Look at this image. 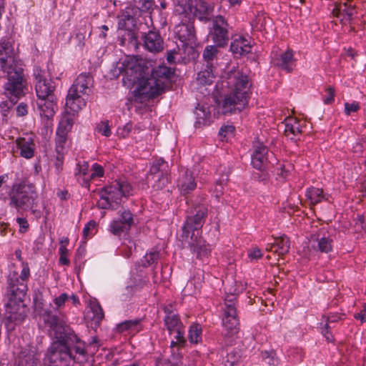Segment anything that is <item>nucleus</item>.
<instances>
[{"instance_id": "nucleus-1", "label": "nucleus", "mask_w": 366, "mask_h": 366, "mask_svg": "<svg viewBox=\"0 0 366 366\" xmlns=\"http://www.w3.org/2000/svg\"><path fill=\"white\" fill-rule=\"evenodd\" d=\"M40 315L46 325L54 331L57 339L48 348L45 360L50 366H62L69 360L76 362V355L85 356V344L71 330H65L63 320L50 310H45Z\"/></svg>"}, {"instance_id": "nucleus-2", "label": "nucleus", "mask_w": 366, "mask_h": 366, "mask_svg": "<svg viewBox=\"0 0 366 366\" xmlns=\"http://www.w3.org/2000/svg\"><path fill=\"white\" fill-rule=\"evenodd\" d=\"M247 76L239 71L230 72L221 81L222 89H228V93L222 102V113L240 112L246 108L249 102Z\"/></svg>"}, {"instance_id": "nucleus-3", "label": "nucleus", "mask_w": 366, "mask_h": 366, "mask_svg": "<svg viewBox=\"0 0 366 366\" xmlns=\"http://www.w3.org/2000/svg\"><path fill=\"white\" fill-rule=\"evenodd\" d=\"M9 206L18 212L31 210L37 205L38 194L36 187L32 184H18L14 186L9 193Z\"/></svg>"}, {"instance_id": "nucleus-4", "label": "nucleus", "mask_w": 366, "mask_h": 366, "mask_svg": "<svg viewBox=\"0 0 366 366\" xmlns=\"http://www.w3.org/2000/svg\"><path fill=\"white\" fill-rule=\"evenodd\" d=\"M3 71L6 74V81L3 85V94L15 104L24 96L27 89V81L24 76V70L16 65Z\"/></svg>"}, {"instance_id": "nucleus-5", "label": "nucleus", "mask_w": 366, "mask_h": 366, "mask_svg": "<svg viewBox=\"0 0 366 366\" xmlns=\"http://www.w3.org/2000/svg\"><path fill=\"white\" fill-rule=\"evenodd\" d=\"M213 10L214 7L204 0H179L175 8L176 14L187 21H194V17L201 21H209Z\"/></svg>"}, {"instance_id": "nucleus-6", "label": "nucleus", "mask_w": 366, "mask_h": 366, "mask_svg": "<svg viewBox=\"0 0 366 366\" xmlns=\"http://www.w3.org/2000/svg\"><path fill=\"white\" fill-rule=\"evenodd\" d=\"M132 194L133 187L129 183L114 182L102 189L98 205L102 209H109L114 207V204H120L123 197H127Z\"/></svg>"}, {"instance_id": "nucleus-7", "label": "nucleus", "mask_w": 366, "mask_h": 366, "mask_svg": "<svg viewBox=\"0 0 366 366\" xmlns=\"http://www.w3.org/2000/svg\"><path fill=\"white\" fill-rule=\"evenodd\" d=\"M164 92L162 84H158L154 78L142 79L138 83L137 86L133 91L134 101L139 103H144L154 99Z\"/></svg>"}, {"instance_id": "nucleus-8", "label": "nucleus", "mask_w": 366, "mask_h": 366, "mask_svg": "<svg viewBox=\"0 0 366 366\" xmlns=\"http://www.w3.org/2000/svg\"><path fill=\"white\" fill-rule=\"evenodd\" d=\"M28 309L24 302L7 301L4 313V325L7 330H14L26 319Z\"/></svg>"}, {"instance_id": "nucleus-9", "label": "nucleus", "mask_w": 366, "mask_h": 366, "mask_svg": "<svg viewBox=\"0 0 366 366\" xmlns=\"http://www.w3.org/2000/svg\"><path fill=\"white\" fill-rule=\"evenodd\" d=\"M194 213L187 217L183 227L182 238L188 239L190 232L199 231L204 224L207 216V208L204 205H198L194 208Z\"/></svg>"}, {"instance_id": "nucleus-10", "label": "nucleus", "mask_w": 366, "mask_h": 366, "mask_svg": "<svg viewBox=\"0 0 366 366\" xmlns=\"http://www.w3.org/2000/svg\"><path fill=\"white\" fill-rule=\"evenodd\" d=\"M6 297L8 301L24 302L28 290L27 284L21 282L16 272H10L7 280Z\"/></svg>"}, {"instance_id": "nucleus-11", "label": "nucleus", "mask_w": 366, "mask_h": 366, "mask_svg": "<svg viewBox=\"0 0 366 366\" xmlns=\"http://www.w3.org/2000/svg\"><path fill=\"white\" fill-rule=\"evenodd\" d=\"M34 76L36 80L35 90L38 99L55 96L54 82L51 79H46L44 72L39 67L34 69Z\"/></svg>"}, {"instance_id": "nucleus-12", "label": "nucleus", "mask_w": 366, "mask_h": 366, "mask_svg": "<svg viewBox=\"0 0 366 366\" xmlns=\"http://www.w3.org/2000/svg\"><path fill=\"white\" fill-rule=\"evenodd\" d=\"M228 24L222 15L215 16L213 19V30L211 33L212 41L218 47H224L229 41Z\"/></svg>"}, {"instance_id": "nucleus-13", "label": "nucleus", "mask_w": 366, "mask_h": 366, "mask_svg": "<svg viewBox=\"0 0 366 366\" xmlns=\"http://www.w3.org/2000/svg\"><path fill=\"white\" fill-rule=\"evenodd\" d=\"M150 175L155 182L153 187L157 189L164 188L169 182V165L162 158L157 159L150 168Z\"/></svg>"}, {"instance_id": "nucleus-14", "label": "nucleus", "mask_w": 366, "mask_h": 366, "mask_svg": "<svg viewBox=\"0 0 366 366\" xmlns=\"http://www.w3.org/2000/svg\"><path fill=\"white\" fill-rule=\"evenodd\" d=\"M180 20L174 28V33L177 37L183 43L184 45H192L196 41L195 29L194 26V21L184 20L181 15H177Z\"/></svg>"}, {"instance_id": "nucleus-15", "label": "nucleus", "mask_w": 366, "mask_h": 366, "mask_svg": "<svg viewBox=\"0 0 366 366\" xmlns=\"http://www.w3.org/2000/svg\"><path fill=\"white\" fill-rule=\"evenodd\" d=\"M17 65L14 50L11 48L9 41L1 39L0 41V66L2 71L8 70Z\"/></svg>"}, {"instance_id": "nucleus-16", "label": "nucleus", "mask_w": 366, "mask_h": 366, "mask_svg": "<svg viewBox=\"0 0 366 366\" xmlns=\"http://www.w3.org/2000/svg\"><path fill=\"white\" fill-rule=\"evenodd\" d=\"M223 334L227 337H232L237 335L239 330V320L237 312L230 310L224 312L222 318Z\"/></svg>"}, {"instance_id": "nucleus-17", "label": "nucleus", "mask_w": 366, "mask_h": 366, "mask_svg": "<svg viewBox=\"0 0 366 366\" xmlns=\"http://www.w3.org/2000/svg\"><path fill=\"white\" fill-rule=\"evenodd\" d=\"M267 163H272L268 154V149L261 142L254 145V152L252 156V164L259 170L262 169Z\"/></svg>"}, {"instance_id": "nucleus-18", "label": "nucleus", "mask_w": 366, "mask_h": 366, "mask_svg": "<svg viewBox=\"0 0 366 366\" xmlns=\"http://www.w3.org/2000/svg\"><path fill=\"white\" fill-rule=\"evenodd\" d=\"M306 122L303 119H298L296 117H287L285 119V134L292 140H296V137L304 132L303 129Z\"/></svg>"}, {"instance_id": "nucleus-19", "label": "nucleus", "mask_w": 366, "mask_h": 366, "mask_svg": "<svg viewBox=\"0 0 366 366\" xmlns=\"http://www.w3.org/2000/svg\"><path fill=\"white\" fill-rule=\"evenodd\" d=\"M57 99L56 96L39 99L37 107L40 115L46 119H51L57 110Z\"/></svg>"}, {"instance_id": "nucleus-20", "label": "nucleus", "mask_w": 366, "mask_h": 366, "mask_svg": "<svg viewBox=\"0 0 366 366\" xmlns=\"http://www.w3.org/2000/svg\"><path fill=\"white\" fill-rule=\"evenodd\" d=\"M323 230H319L311 236L312 247L320 252L328 253L332 249V239L323 234Z\"/></svg>"}, {"instance_id": "nucleus-21", "label": "nucleus", "mask_w": 366, "mask_h": 366, "mask_svg": "<svg viewBox=\"0 0 366 366\" xmlns=\"http://www.w3.org/2000/svg\"><path fill=\"white\" fill-rule=\"evenodd\" d=\"M144 46L152 53H159L164 49V41L157 31H150L144 36Z\"/></svg>"}, {"instance_id": "nucleus-22", "label": "nucleus", "mask_w": 366, "mask_h": 366, "mask_svg": "<svg viewBox=\"0 0 366 366\" xmlns=\"http://www.w3.org/2000/svg\"><path fill=\"white\" fill-rule=\"evenodd\" d=\"M92 78L89 74H81L69 89V92H70V95H76V93L87 94L90 91L89 86L92 85Z\"/></svg>"}, {"instance_id": "nucleus-23", "label": "nucleus", "mask_w": 366, "mask_h": 366, "mask_svg": "<svg viewBox=\"0 0 366 366\" xmlns=\"http://www.w3.org/2000/svg\"><path fill=\"white\" fill-rule=\"evenodd\" d=\"M190 239L191 242H189V245L191 250L197 254V258L202 259L207 257L211 252V246L206 244V242L202 238L195 237V234L192 233Z\"/></svg>"}, {"instance_id": "nucleus-24", "label": "nucleus", "mask_w": 366, "mask_h": 366, "mask_svg": "<svg viewBox=\"0 0 366 366\" xmlns=\"http://www.w3.org/2000/svg\"><path fill=\"white\" fill-rule=\"evenodd\" d=\"M39 355L34 347L23 349L18 358L17 366H37Z\"/></svg>"}, {"instance_id": "nucleus-25", "label": "nucleus", "mask_w": 366, "mask_h": 366, "mask_svg": "<svg viewBox=\"0 0 366 366\" xmlns=\"http://www.w3.org/2000/svg\"><path fill=\"white\" fill-rule=\"evenodd\" d=\"M334 16L340 19L341 22H350L357 14V11L354 5L350 3L345 2L336 6L332 11Z\"/></svg>"}, {"instance_id": "nucleus-26", "label": "nucleus", "mask_w": 366, "mask_h": 366, "mask_svg": "<svg viewBox=\"0 0 366 366\" xmlns=\"http://www.w3.org/2000/svg\"><path fill=\"white\" fill-rule=\"evenodd\" d=\"M118 29L120 30L134 29L136 18L134 9L127 7L118 16Z\"/></svg>"}, {"instance_id": "nucleus-27", "label": "nucleus", "mask_w": 366, "mask_h": 366, "mask_svg": "<svg viewBox=\"0 0 366 366\" xmlns=\"http://www.w3.org/2000/svg\"><path fill=\"white\" fill-rule=\"evenodd\" d=\"M230 50L235 55H245L251 51L250 42L242 36L235 35L232 37Z\"/></svg>"}, {"instance_id": "nucleus-28", "label": "nucleus", "mask_w": 366, "mask_h": 366, "mask_svg": "<svg viewBox=\"0 0 366 366\" xmlns=\"http://www.w3.org/2000/svg\"><path fill=\"white\" fill-rule=\"evenodd\" d=\"M141 322L139 319L125 320L117 325L116 332L134 335L142 330Z\"/></svg>"}, {"instance_id": "nucleus-29", "label": "nucleus", "mask_w": 366, "mask_h": 366, "mask_svg": "<svg viewBox=\"0 0 366 366\" xmlns=\"http://www.w3.org/2000/svg\"><path fill=\"white\" fill-rule=\"evenodd\" d=\"M172 75L173 71L171 68L166 66H159L153 69L150 77L157 80L158 84L162 83V89L164 91L167 84Z\"/></svg>"}, {"instance_id": "nucleus-30", "label": "nucleus", "mask_w": 366, "mask_h": 366, "mask_svg": "<svg viewBox=\"0 0 366 366\" xmlns=\"http://www.w3.org/2000/svg\"><path fill=\"white\" fill-rule=\"evenodd\" d=\"M272 61L274 65L282 70L290 72L294 64L293 52L292 50L288 49L280 54L279 56L273 57Z\"/></svg>"}, {"instance_id": "nucleus-31", "label": "nucleus", "mask_w": 366, "mask_h": 366, "mask_svg": "<svg viewBox=\"0 0 366 366\" xmlns=\"http://www.w3.org/2000/svg\"><path fill=\"white\" fill-rule=\"evenodd\" d=\"M124 73L129 81L135 82L141 76V69L139 64L133 58L127 59L123 64Z\"/></svg>"}, {"instance_id": "nucleus-32", "label": "nucleus", "mask_w": 366, "mask_h": 366, "mask_svg": "<svg viewBox=\"0 0 366 366\" xmlns=\"http://www.w3.org/2000/svg\"><path fill=\"white\" fill-rule=\"evenodd\" d=\"M290 240L289 238L285 235L275 238L274 242L271 244L269 247H267L268 251L274 252L279 256H283L287 254L290 251Z\"/></svg>"}, {"instance_id": "nucleus-33", "label": "nucleus", "mask_w": 366, "mask_h": 366, "mask_svg": "<svg viewBox=\"0 0 366 366\" xmlns=\"http://www.w3.org/2000/svg\"><path fill=\"white\" fill-rule=\"evenodd\" d=\"M17 147L20 149V155L26 159L34 157V149L31 139L18 138L16 140Z\"/></svg>"}, {"instance_id": "nucleus-34", "label": "nucleus", "mask_w": 366, "mask_h": 366, "mask_svg": "<svg viewBox=\"0 0 366 366\" xmlns=\"http://www.w3.org/2000/svg\"><path fill=\"white\" fill-rule=\"evenodd\" d=\"M81 94L76 93V95H70V92H68L66 106L73 113L78 112L86 106V102L81 97Z\"/></svg>"}, {"instance_id": "nucleus-35", "label": "nucleus", "mask_w": 366, "mask_h": 366, "mask_svg": "<svg viewBox=\"0 0 366 366\" xmlns=\"http://www.w3.org/2000/svg\"><path fill=\"white\" fill-rule=\"evenodd\" d=\"M305 196L312 205H315L324 200H328L327 195L324 194L322 189L311 187L306 191Z\"/></svg>"}, {"instance_id": "nucleus-36", "label": "nucleus", "mask_w": 366, "mask_h": 366, "mask_svg": "<svg viewBox=\"0 0 366 366\" xmlns=\"http://www.w3.org/2000/svg\"><path fill=\"white\" fill-rule=\"evenodd\" d=\"M179 187L181 193L184 194L189 193L197 187L194 178L190 172L187 171L179 179Z\"/></svg>"}, {"instance_id": "nucleus-37", "label": "nucleus", "mask_w": 366, "mask_h": 366, "mask_svg": "<svg viewBox=\"0 0 366 366\" xmlns=\"http://www.w3.org/2000/svg\"><path fill=\"white\" fill-rule=\"evenodd\" d=\"M87 317L95 324H99L104 318V312L99 302L94 301L89 304V309L86 312Z\"/></svg>"}, {"instance_id": "nucleus-38", "label": "nucleus", "mask_w": 366, "mask_h": 366, "mask_svg": "<svg viewBox=\"0 0 366 366\" xmlns=\"http://www.w3.org/2000/svg\"><path fill=\"white\" fill-rule=\"evenodd\" d=\"M215 76L213 72L212 66L207 65V68L197 74V81L201 84H211Z\"/></svg>"}, {"instance_id": "nucleus-39", "label": "nucleus", "mask_w": 366, "mask_h": 366, "mask_svg": "<svg viewBox=\"0 0 366 366\" xmlns=\"http://www.w3.org/2000/svg\"><path fill=\"white\" fill-rule=\"evenodd\" d=\"M164 321L169 333H172L174 330H179L180 327H183V325L177 314L172 315L171 316H165Z\"/></svg>"}, {"instance_id": "nucleus-40", "label": "nucleus", "mask_w": 366, "mask_h": 366, "mask_svg": "<svg viewBox=\"0 0 366 366\" xmlns=\"http://www.w3.org/2000/svg\"><path fill=\"white\" fill-rule=\"evenodd\" d=\"M202 330L199 324H194L189 327L188 339L190 343L197 344L202 341Z\"/></svg>"}, {"instance_id": "nucleus-41", "label": "nucleus", "mask_w": 366, "mask_h": 366, "mask_svg": "<svg viewBox=\"0 0 366 366\" xmlns=\"http://www.w3.org/2000/svg\"><path fill=\"white\" fill-rule=\"evenodd\" d=\"M239 291H237L234 290V292H229L227 293L224 299V312H229L230 310L237 311L236 308V300L237 295L239 294Z\"/></svg>"}, {"instance_id": "nucleus-42", "label": "nucleus", "mask_w": 366, "mask_h": 366, "mask_svg": "<svg viewBox=\"0 0 366 366\" xmlns=\"http://www.w3.org/2000/svg\"><path fill=\"white\" fill-rule=\"evenodd\" d=\"M124 33L121 37V45L124 46L126 44L136 45L137 44V36L134 31V29L124 30Z\"/></svg>"}, {"instance_id": "nucleus-43", "label": "nucleus", "mask_w": 366, "mask_h": 366, "mask_svg": "<svg viewBox=\"0 0 366 366\" xmlns=\"http://www.w3.org/2000/svg\"><path fill=\"white\" fill-rule=\"evenodd\" d=\"M129 229L124 225L119 219L112 220L109 224V231L114 235H120L122 232L128 231Z\"/></svg>"}, {"instance_id": "nucleus-44", "label": "nucleus", "mask_w": 366, "mask_h": 366, "mask_svg": "<svg viewBox=\"0 0 366 366\" xmlns=\"http://www.w3.org/2000/svg\"><path fill=\"white\" fill-rule=\"evenodd\" d=\"M217 46H207L203 52V57L207 65H212V61L216 58L218 49Z\"/></svg>"}, {"instance_id": "nucleus-45", "label": "nucleus", "mask_w": 366, "mask_h": 366, "mask_svg": "<svg viewBox=\"0 0 366 366\" xmlns=\"http://www.w3.org/2000/svg\"><path fill=\"white\" fill-rule=\"evenodd\" d=\"M56 152L59 155H64L66 151V136L56 134Z\"/></svg>"}, {"instance_id": "nucleus-46", "label": "nucleus", "mask_w": 366, "mask_h": 366, "mask_svg": "<svg viewBox=\"0 0 366 366\" xmlns=\"http://www.w3.org/2000/svg\"><path fill=\"white\" fill-rule=\"evenodd\" d=\"M72 127V122L71 121L68 119H63L59 122V127L56 130L57 134H64L65 136L67 135L68 132L71 129Z\"/></svg>"}, {"instance_id": "nucleus-47", "label": "nucleus", "mask_w": 366, "mask_h": 366, "mask_svg": "<svg viewBox=\"0 0 366 366\" xmlns=\"http://www.w3.org/2000/svg\"><path fill=\"white\" fill-rule=\"evenodd\" d=\"M159 258L158 252H150L146 254L143 259H142V265L144 267H149L156 263Z\"/></svg>"}, {"instance_id": "nucleus-48", "label": "nucleus", "mask_w": 366, "mask_h": 366, "mask_svg": "<svg viewBox=\"0 0 366 366\" xmlns=\"http://www.w3.org/2000/svg\"><path fill=\"white\" fill-rule=\"evenodd\" d=\"M89 164L86 162H83L82 163L77 164V171L75 172V175L76 177H83L84 179H87L88 178H89Z\"/></svg>"}, {"instance_id": "nucleus-49", "label": "nucleus", "mask_w": 366, "mask_h": 366, "mask_svg": "<svg viewBox=\"0 0 366 366\" xmlns=\"http://www.w3.org/2000/svg\"><path fill=\"white\" fill-rule=\"evenodd\" d=\"M122 222L127 225V227L130 229L133 222V215L129 210H124L119 217L118 218Z\"/></svg>"}, {"instance_id": "nucleus-50", "label": "nucleus", "mask_w": 366, "mask_h": 366, "mask_svg": "<svg viewBox=\"0 0 366 366\" xmlns=\"http://www.w3.org/2000/svg\"><path fill=\"white\" fill-rule=\"evenodd\" d=\"M59 264L63 265L69 266L70 264V261L68 258L69 252L67 248H65L64 246L60 247L59 249Z\"/></svg>"}, {"instance_id": "nucleus-51", "label": "nucleus", "mask_w": 366, "mask_h": 366, "mask_svg": "<svg viewBox=\"0 0 366 366\" xmlns=\"http://www.w3.org/2000/svg\"><path fill=\"white\" fill-rule=\"evenodd\" d=\"M239 355L234 352H230L227 355L224 366H238Z\"/></svg>"}, {"instance_id": "nucleus-52", "label": "nucleus", "mask_w": 366, "mask_h": 366, "mask_svg": "<svg viewBox=\"0 0 366 366\" xmlns=\"http://www.w3.org/2000/svg\"><path fill=\"white\" fill-rule=\"evenodd\" d=\"M104 174L103 167L100 164L95 163L92 167V174H89V179H94L96 177H102L104 176Z\"/></svg>"}, {"instance_id": "nucleus-53", "label": "nucleus", "mask_w": 366, "mask_h": 366, "mask_svg": "<svg viewBox=\"0 0 366 366\" xmlns=\"http://www.w3.org/2000/svg\"><path fill=\"white\" fill-rule=\"evenodd\" d=\"M21 271L19 277L21 282L26 283L30 277V269L28 263L23 262L21 264Z\"/></svg>"}, {"instance_id": "nucleus-54", "label": "nucleus", "mask_w": 366, "mask_h": 366, "mask_svg": "<svg viewBox=\"0 0 366 366\" xmlns=\"http://www.w3.org/2000/svg\"><path fill=\"white\" fill-rule=\"evenodd\" d=\"M227 181V177L218 180L214 188V194L217 198L220 197L224 194V185Z\"/></svg>"}, {"instance_id": "nucleus-55", "label": "nucleus", "mask_w": 366, "mask_h": 366, "mask_svg": "<svg viewBox=\"0 0 366 366\" xmlns=\"http://www.w3.org/2000/svg\"><path fill=\"white\" fill-rule=\"evenodd\" d=\"M172 332L176 333V335L174 336L175 342L177 343L179 346L184 347L186 342L184 327H180L179 330H174Z\"/></svg>"}, {"instance_id": "nucleus-56", "label": "nucleus", "mask_w": 366, "mask_h": 366, "mask_svg": "<svg viewBox=\"0 0 366 366\" xmlns=\"http://www.w3.org/2000/svg\"><path fill=\"white\" fill-rule=\"evenodd\" d=\"M137 7L142 11H147L152 9L153 0H134Z\"/></svg>"}, {"instance_id": "nucleus-57", "label": "nucleus", "mask_w": 366, "mask_h": 366, "mask_svg": "<svg viewBox=\"0 0 366 366\" xmlns=\"http://www.w3.org/2000/svg\"><path fill=\"white\" fill-rule=\"evenodd\" d=\"M266 22V17L264 14H259L254 20H253L252 25L254 26L257 30H262L264 29V24Z\"/></svg>"}, {"instance_id": "nucleus-58", "label": "nucleus", "mask_w": 366, "mask_h": 366, "mask_svg": "<svg viewBox=\"0 0 366 366\" xmlns=\"http://www.w3.org/2000/svg\"><path fill=\"white\" fill-rule=\"evenodd\" d=\"M360 109V104L357 102L345 103V113L349 116L352 112H357Z\"/></svg>"}, {"instance_id": "nucleus-59", "label": "nucleus", "mask_w": 366, "mask_h": 366, "mask_svg": "<svg viewBox=\"0 0 366 366\" xmlns=\"http://www.w3.org/2000/svg\"><path fill=\"white\" fill-rule=\"evenodd\" d=\"M10 107L7 102H1L0 103V114L2 116V120L4 122L7 121L8 114L10 112Z\"/></svg>"}, {"instance_id": "nucleus-60", "label": "nucleus", "mask_w": 366, "mask_h": 366, "mask_svg": "<svg viewBox=\"0 0 366 366\" xmlns=\"http://www.w3.org/2000/svg\"><path fill=\"white\" fill-rule=\"evenodd\" d=\"M68 299L69 296L66 293H62L59 297L54 298V303L56 306V309L61 308Z\"/></svg>"}, {"instance_id": "nucleus-61", "label": "nucleus", "mask_w": 366, "mask_h": 366, "mask_svg": "<svg viewBox=\"0 0 366 366\" xmlns=\"http://www.w3.org/2000/svg\"><path fill=\"white\" fill-rule=\"evenodd\" d=\"M97 129L98 132L101 133L105 137H109L112 134L110 127L108 123L106 122H102L100 124H99L97 127Z\"/></svg>"}, {"instance_id": "nucleus-62", "label": "nucleus", "mask_w": 366, "mask_h": 366, "mask_svg": "<svg viewBox=\"0 0 366 366\" xmlns=\"http://www.w3.org/2000/svg\"><path fill=\"white\" fill-rule=\"evenodd\" d=\"M234 130L235 127L233 125H224L220 128L219 134L224 138L229 134H232Z\"/></svg>"}, {"instance_id": "nucleus-63", "label": "nucleus", "mask_w": 366, "mask_h": 366, "mask_svg": "<svg viewBox=\"0 0 366 366\" xmlns=\"http://www.w3.org/2000/svg\"><path fill=\"white\" fill-rule=\"evenodd\" d=\"M248 257L251 260H257L262 257V253L259 248L254 247L248 251Z\"/></svg>"}, {"instance_id": "nucleus-64", "label": "nucleus", "mask_w": 366, "mask_h": 366, "mask_svg": "<svg viewBox=\"0 0 366 366\" xmlns=\"http://www.w3.org/2000/svg\"><path fill=\"white\" fill-rule=\"evenodd\" d=\"M325 92L327 93V97L323 100L324 103L326 104H332L335 100V99H334V97H335L334 88L330 86L326 89Z\"/></svg>"}]
</instances>
